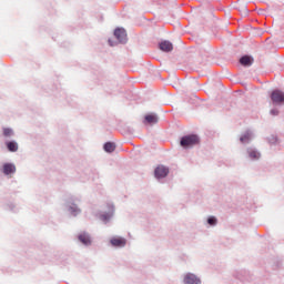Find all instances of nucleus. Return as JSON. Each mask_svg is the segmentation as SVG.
<instances>
[{"mask_svg":"<svg viewBox=\"0 0 284 284\" xmlns=\"http://www.w3.org/2000/svg\"><path fill=\"white\" fill-rule=\"evenodd\" d=\"M2 135H3V138H14L16 132L13 131V129H11L9 126H3Z\"/></svg>","mask_w":284,"mask_h":284,"instance_id":"obj_17","label":"nucleus"},{"mask_svg":"<svg viewBox=\"0 0 284 284\" xmlns=\"http://www.w3.org/2000/svg\"><path fill=\"white\" fill-rule=\"evenodd\" d=\"M169 173H170V169H169V166H164V164H160L159 166H156V169L154 171L155 178L158 180L168 178Z\"/></svg>","mask_w":284,"mask_h":284,"instance_id":"obj_6","label":"nucleus"},{"mask_svg":"<svg viewBox=\"0 0 284 284\" xmlns=\"http://www.w3.org/2000/svg\"><path fill=\"white\" fill-rule=\"evenodd\" d=\"M206 223L209 224V226H217L219 220L215 215H209Z\"/></svg>","mask_w":284,"mask_h":284,"instance_id":"obj_20","label":"nucleus"},{"mask_svg":"<svg viewBox=\"0 0 284 284\" xmlns=\"http://www.w3.org/2000/svg\"><path fill=\"white\" fill-rule=\"evenodd\" d=\"M109 44L110 47H114V42H112V40H109Z\"/></svg>","mask_w":284,"mask_h":284,"instance_id":"obj_23","label":"nucleus"},{"mask_svg":"<svg viewBox=\"0 0 284 284\" xmlns=\"http://www.w3.org/2000/svg\"><path fill=\"white\" fill-rule=\"evenodd\" d=\"M9 209H10V211L17 212V209H16V205H14V204H9Z\"/></svg>","mask_w":284,"mask_h":284,"instance_id":"obj_22","label":"nucleus"},{"mask_svg":"<svg viewBox=\"0 0 284 284\" xmlns=\"http://www.w3.org/2000/svg\"><path fill=\"white\" fill-rule=\"evenodd\" d=\"M159 47H160V50L164 51L165 53H171V51H173V44L169 40H164L163 42H160Z\"/></svg>","mask_w":284,"mask_h":284,"instance_id":"obj_13","label":"nucleus"},{"mask_svg":"<svg viewBox=\"0 0 284 284\" xmlns=\"http://www.w3.org/2000/svg\"><path fill=\"white\" fill-rule=\"evenodd\" d=\"M255 135H254V131L247 129L246 131H244V133H242V135L240 136V142L242 144H250L252 142V140H254Z\"/></svg>","mask_w":284,"mask_h":284,"instance_id":"obj_7","label":"nucleus"},{"mask_svg":"<svg viewBox=\"0 0 284 284\" xmlns=\"http://www.w3.org/2000/svg\"><path fill=\"white\" fill-rule=\"evenodd\" d=\"M78 240L82 244H84V246H91V244H92V237H91L90 233H88L87 231H82L81 233H79Z\"/></svg>","mask_w":284,"mask_h":284,"instance_id":"obj_10","label":"nucleus"},{"mask_svg":"<svg viewBox=\"0 0 284 284\" xmlns=\"http://www.w3.org/2000/svg\"><path fill=\"white\" fill-rule=\"evenodd\" d=\"M246 153L248 159L252 161L261 160L262 153L256 149V146H248V149H246Z\"/></svg>","mask_w":284,"mask_h":284,"instance_id":"obj_8","label":"nucleus"},{"mask_svg":"<svg viewBox=\"0 0 284 284\" xmlns=\"http://www.w3.org/2000/svg\"><path fill=\"white\" fill-rule=\"evenodd\" d=\"M114 36L116 40L120 42V44H126L128 43V33L123 27H118L114 30Z\"/></svg>","mask_w":284,"mask_h":284,"instance_id":"obj_4","label":"nucleus"},{"mask_svg":"<svg viewBox=\"0 0 284 284\" xmlns=\"http://www.w3.org/2000/svg\"><path fill=\"white\" fill-rule=\"evenodd\" d=\"M196 144H200V136L195 134L191 135H183L180 140V145L183 149H191L192 146H195Z\"/></svg>","mask_w":284,"mask_h":284,"instance_id":"obj_2","label":"nucleus"},{"mask_svg":"<svg viewBox=\"0 0 284 284\" xmlns=\"http://www.w3.org/2000/svg\"><path fill=\"white\" fill-rule=\"evenodd\" d=\"M183 284H202V280L195 273H185Z\"/></svg>","mask_w":284,"mask_h":284,"instance_id":"obj_5","label":"nucleus"},{"mask_svg":"<svg viewBox=\"0 0 284 284\" xmlns=\"http://www.w3.org/2000/svg\"><path fill=\"white\" fill-rule=\"evenodd\" d=\"M103 148L106 153H113L116 149V144L114 142H105Z\"/></svg>","mask_w":284,"mask_h":284,"instance_id":"obj_18","label":"nucleus"},{"mask_svg":"<svg viewBox=\"0 0 284 284\" xmlns=\"http://www.w3.org/2000/svg\"><path fill=\"white\" fill-rule=\"evenodd\" d=\"M272 103L275 105H283L284 104V93L280 89H275L271 93Z\"/></svg>","mask_w":284,"mask_h":284,"instance_id":"obj_3","label":"nucleus"},{"mask_svg":"<svg viewBox=\"0 0 284 284\" xmlns=\"http://www.w3.org/2000/svg\"><path fill=\"white\" fill-rule=\"evenodd\" d=\"M6 146L10 153H17L19 151V144L17 140L7 141Z\"/></svg>","mask_w":284,"mask_h":284,"instance_id":"obj_15","label":"nucleus"},{"mask_svg":"<svg viewBox=\"0 0 284 284\" xmlns=\"http://www.w3.org/2000/svg\"><path fill=\"white\" fill-rule=\"evenodd\" d=\"M271 115H278L280 111L278 109H271Z\"/></svg>","mask_w":284,"mask_h":284,"instance_id":"obj_21","label":"nucleus"},{"mask_svg":"<svg viewBox=\"0 0 284 284\" xmlns=\"http://www.w3.org/2000/svg\"><path fill=\"white\" fill-rule=\"evenodd\" d=\"M111 245L114 246L115 248H123L124 246H126V242L128 240L125 237H111L110 240Z\"/></svg>","mask_w":284,"mask_h":284,"instance_id":"obj_11","label":"nucleus"},{"mask_svg":"<svg viewBox=\"0 0 284 284\" xmlns=\"http://www.w3.org/2000/svg\"><path fill=\"white\" fill-rule=\"evenodd\" d=\"M159 115L156 113H151L144 116V124H158Z\"/></svg>","mask_w":284,"mask_h":284,"instance_id":"obj_16","label":"nucleus"},{"mask_svg":"<svg viewBox=\"0 0 284 284\" xmlns=\"http://www.w3.org/2000/svg\"><path fill=\"white\" fill-rule=\"evenodd\" d=\"M115 206L112 203L108 204V211H101L98 213V219L103 222V224H109L114 217Z\"/></svg>","mask_w":284,"mask_h":284,"instance_id":"obj_1","label":"nucleus"},{"mask_svg":"<svg viewBox=\"0 0 284 284\" xmlns=\"http://www.w3.org/2000/svg\"><path fill=\"white\" fill-rule=\"evenodd\" d=\"M266 142L271 146H276L277 144H280L278 135H270L268 138H266Z\"/></svg>","mask_w":284,"mask_h":284,"instance_id":"obj_19","label":"nucleus"},{"mask_svg":"<svg viewBox=\"0 0 284 284\" xmlns=\"http://www.w3.org/2000/svg\"><path fill=\"white\" fill-rule=\"evenodd\" d=\"M240 64H242V67L250 68L254 64V58L251 55H242V58H240Z\"/></svg>","mask_w":284,"mask_h":284,"instance_id":"obj_14","label":"nucleus"},{"mask_svg":"<svg viewBox=\"0 0 284 284\" xmlns=\"http://www.w3.org/2000/svg\"><path fill=\"white\" fill-rule=\"evenodd\" d=\"M3 175H13L17 173V166L13 162H6L2 166Z\"/></svg>","mask_w":284,"mask_h":284,"instance_id":"obj_9","label":"nucleus"},{"mask_svg":"<svg viewBox=\"0 0 284 284\" xmlns=\"http://www.w3.org/2000/svg\"><path fill=\"white\" fill-rule=\"evenodd\" d=\"M68 211L71 215L77 216L80 215L81 209H79L78 204L74 202H67Z\"/></svg>","mask_w":284,"mask_h":284,"instance_id":"obj_12","label":"nucleus"}]
</instances>
